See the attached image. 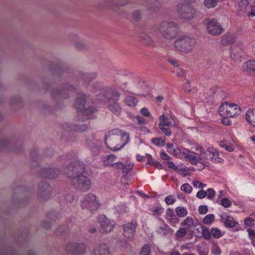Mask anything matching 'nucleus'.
I'll list each match as a JSON object with an SVG mask.
<instances>
[{
    "mask_svg": "<svg viewBox=\"0 0 255 255\" xmlns=\"http://www.w3.org/2000/svg\"><path fill=\"white\" fill-rule=\"evenodd\" d=\"M88 128V127L87 125H75L74 127V130L76 131H84L87 130Z\"/></svg>",
    "mask_w": 255,
    "mask_h": 255,
    "instance_id": "44",
    "label": "nucleus"
},
{
    "mask_svg": "<svg viewBox=\"0 0 255 255\" xmlns=\"http://www.w3.org/2000/svg\"><path fill=\"white\" fill-rule=\"evenodd\" d=\"M170 230V228L165 224H163L162 226L160 227L157 230L158 233L160 234H163V235H166L168 231Z\"/></svg>",
    "mask_w": 255,
    "mask_h": 255,
    "instance_id": "42",
    "label": "nucleus"
},
{
    "mask_svg": "<svg viewBox=\"0 0 255 255\" xmlns=\"http://www.w3.org/2000/svg\"><path fill=\"white\" fill-rule=\"evenodd\" d=\"M81 77L86 83H89L96 77L95 73H84L81 74Z\"/></svg>",
    "mask_w": 255,
    "mask_h": 255,
    "instance_id": "30",
    "label": "nucleus"
},
{
    "mask_svg": "<svg viewBox=\"0 0 255 255\" xmlns=\"http://www.w3.org/2000/svg\"><path fill=\"white\" fill-rule=\"evenodd\" d=\"M145 44L148 45H151L153 43V39L149 36H146L143 39Z\"/></svg>",
    "mask_w": 255,
    "mask_h": 255,
    "instance_id": "62",
    "label": "nucleus"
},
{
    "mask_svg": "<svg viewBox=\"0 0 255 255\" xmlns=\"http://www.w3.org/2000/svg\"><path fill=\"white\" fill-rule=\"evenodd\" d=\"M75 189L81 192L88 191L91 187V182L89 178L84 175L79 176L71 180Z\"/></svg>",
    "mask_w": 255,
    "mask_h": 255,
    "instance_id": "8",
    "label": "nucleus"
},
{
    "mask_svg": "<svg viewBox=\"0 0 255 255\" xmlns=\"http://www.w3.org/2000/svg\"><path fill=\"white\" fill-rule=\"evenodd\" d=\"M96 111V109L94 106H90L88 108H83V110H81L79 112H81L83 115H90Z\"/></svg>",
    "mask_w": 255,
    "mask_h": 255,
    "instance_id": "36",
    "label": "nucleus"
},
{
    "mask_svg": "<svg viewBox=\"0 0 255 255\" xmlns=\"http://www.w3.org/2000/svg\"><path fill=\"white\" fill-rule=\"evenodd\" d=\"M175 211L177 215L180 217H184L188 213L187 209L182 207H177L175 209Z\"/></svg>",
    "mask_w": 255,
    "mask_h": 255,
    "instance_id": "33",
    "label": "nucleus"
},
{
    "mask_svg": "<svg viewBox=\"0 0 255 255\" xmlns=\"http://www.w3.org/2000/svg\"><path fill=\"white\" fill-rule=\"evenodd\" d=\"M166 164L167 165L168 167L170 168L173 169L174 170H177L178 169V168L177 166H176L174 163L172 161H168L166 162Z\"/></svg>",
    "mask_w": 255,
    "mask_h": 255,
    "instance_id": "64",
    "label": "nucleus"
},
{
    "mask_svg": "<svg viewBox=\"0 0 255 255\" xmlns=\"http://www.w3.org/2000/svg\"><path fill=\"white\" fill-rule=\"evenodd\" d=\"M244 70L250 75H255V61L249 60L244 63L243 65Z\"/></svg>",
    "mask_w": 255,
    "mask_h": 255,
    "instance_id": "24",
    "label": "nucleus"
},
{
    "mask_svg": "<svg viewBox=\"0 0 255 255\" xmlns=\"http://www.w3.org/2000/svg\"><path fill=\"white\" fill-rule=\"evenodd\" d=\"M177 11L181 17L186 20H190L194 17L195 9L188 3H181L177 5Z\"/></svg>",
    "mask_w": 255,
    "mask_h": 255,
    "instance_id": "7",
    "label": "nucleus"
},
{
    "mask_svg": "<svg viewBox=\"0 0 255 255\" xmlns=\"http://www.w3.org/2000/svg\"><path fill=\"white\" fill-rule=\"evenodd\" d=\"M211 236L216 239H218L222 236L221 230L217 228H213L211 230Z\"/></svg>",
    "mask_w": 255,
    "mask_h": 255,
    "instance_id": "39",
    "label": "nucleus"
},
{
    "mask_svg": "<svg viewBox=\"0 0 255 255\" xmlns=\"http://www.w3.org/2000/svg\"><path fill=\"white\" fill-rule=\"evenodd\" d=\"M51 196V188L46 182H41L39 184L37 196L40 201L43 202L48 200Z\"/></svg>",
    "mask_w": 255,
    "mask_h": 255,
    "instance_id": "10",
    "label": "nucleus"
},
{
    "mask_svg": "<svg viewBox=\"0 0 255 255\" xmlns=\"http://www.w3.org/2000/svg\"><path fill=\"white\" fill-rule=\"evenodd\" d=\"M202 157L207 162L211 161L214 163H221L224 160L223 153H219L216 149L209 148L206 151L202 152Z\"/></svg>",
    "mask_w": 255,
    "mask_h": 255,
    "instance_id": "9",
    "label": "nucleus"
},
{
    "mask_svg": "<svg viewBox=\"0 0 255 255\" xmlns=\"http://www.w3.org/2000/svg\"><path fill=\"white\" fill-rule=\"evenodd\" d=\"M220 145L221 147L225 148L227 151L230 152L233 151L234 149V147L233 145L227 141H221L220 143Z\"/></svg>",
    "mask_w": 255,
    "mask_h": 255,
    "instance_id": "32",
    "label": "nucleus"
},
{
    "mask_svg": "<svg viewBox=\"0 0 255 255\" xmlns=\"http://www.w3.org/2000/svg\"><path fill=\"white\" fill-rule=\"evenodd\" d=\"M108 109L114 115L119 116L121 113V107L118 102L109 100L108 104Z\"/></svg>",
    "mask_w": 255,
    "mask_h": 255,
    "instance_id": "21",
    "label": "nucleus"
},
{
    "mask_svg": "<svg viewBox=\"0 0 255 255\" xmlns=\"http://www.w3.org/2000/svg\"><path fill=\"white\" fill-rule=\"evenodd\" d=\"M86 144L94 155H98L101 151L102 142L96 139L93 134L87 138Z\"/></svg>",
    "mask_w": 255,
    "mask_h": 255,
    "instance_id": "12",
    "label": "nucleus"
},
{
    "mask_svg": "<svg viewBox=\"0 0 255 255\" xmlns=\"http://www.w3.org/2000/svg\"><path fill=\"white\" fill-rule=\"evenodd\" d=\"M162 213L163 208L160 207H157L155 209H154L152 211L153 215L158 219H160L159 217Z\"/></svg>",
    "mask_w": 255,
    "mask_h": 255,
    "instance_id": "48",
    "label": "nucleus"
},
{
    "mask_svg": "<svg viewBox=\"0 0 255 255\" xmlns=\"http://www.w3.org/2000/svg\"><path fill=\"white\" fill-rule=\"evenodd\" d=\"M212 252L215 255H219L221 253V250L218 245L214 244L212 247Z\"/></svg>",
    "mask_w": 255,
    "mask_h": 255,
    "instance_id": "53",
    "label": "nucleus"
},
{
    "mask_svg": "<svg viewBox=\"0 0 255 255\" xmlns=\"http://www.w3.org/2000/svg\"><path fill=\"white\" fill-rule=\"evenodd\" d=\"M75 88L73 86L67 87L62 91L59 88H54L51 91V96L55 100L66 98L67 97L66 91H72Z\"/></svg>",
    "mask_w": 255,
    "mask_h": 255,
    "instance_id": "15",
    "label": "nucleus"
},
{
    "mask_svg": "<svg viewBox=\"0 0 255 255\" xmlns=\"http://www.w3.org/2000/svg\"><path fill=\"white\" fill-rule=\"evenodd\" d=\"M109 248L106 244L97 247L94 252L93 255H109Z\"/></svg>",
    "mask_w": 255,
    "mask_h": 255,
    "instance_id": "26",
    "label": "nucleus"
},
{
    "mask_svg": "<svg viewBox=\"0 0 255 255\" xmlns=\"http://www.w3.org/2000/svg\"><path fill=\"white\" fill-rule=\"evenodd\" d=\"M117 157L114 154L107 155L104 161V165L106 166H113L119 168H124L125 166L121 162H116Z\"/></svg>",
    "mask_w": 255,
    "mask_h": 255,
    "instance_id": "17",
    "label": "nucleus"
},
{
    "mask_svg": "<svg viewBox=\"0 0 255 255\" xmlns=\"http://www.w3.org/2000/svg\"><path fill=\"white\" fill-rule=\"evenodd\" d=\"M120 94L116 90H114L111 94V95L108 98V101L109 102V100L111 101H115L118 102L120 99Z\"/></svg>",
    "mask_w": 255,
    "mask_h": 255,
    "instance_id": "35",
    "label": "nucleus"
},
{
    "mask_svg": "<svg viewBox=\"0 0 255 255\" xmlns=\"http://www.w3.org/2000/svg\"><path fill=\"white\" fill-rule=\"evenodd\" d=\"M220 204L225 208H228L231 205V202L227 198H224L221 200Z\"/></svg>",
    "mask_w": 255,
    "mask_h": 255,
    "instance_id": "51",
    "label": "nucleus"
},
{
    "mask_svg": "<svg viewBox=\"0 0 255 255\" xmlns=\"http://www.w3.org/2000/svg\"><path fill=\"white\" fill-rule=\"evenodd\" d=\"M87 98L88 97L83 93L78 95L75 99L74 107L78 112L83 110V108H85Z\"/></svg>",
    "mask_w": 255,
    "mask_h": 255,
    "instance_id": "18",
    "label": "nucleus"
},
{
    "mask_svg": "<svg viewBox=\"0 0 255 255\" xmlns=\"http://www.w3.org/2000/svg\"><path fill=\"white\" fill-rule=\"evenodd\" d=\"M198 212L200 214L204 215L208 212V208L207 206L201 205L199 207Z\"/></svg>",
    "mask_w": 255,
    "mask_h": 255,
    "instance_id": "59",
    "label": "nucleus"
},
{
    "mask_svg": "<svg viewBox=\"0 0 255 255\" xmlns=\"http://www.w3.org/2000/svg\"><path fill=\"white\" fill-rule=\"evenodd\" d=\"M80 203L82 209L89 211L91 213H94L97 211L101 205L97 196L93 193L85 195Z\"/></svg>",
    "mask_w": 255,
    "mask_h": 255,
    "instance_id": "4",
    "label": "nucleus"
},
{
    "mask_svg": "<svg viewBox=\"0 0 255 255\" xmlns=\"http://www.w3.org/2000/svg\"><path fill=\"white\" fill-rule=\"evenodd\" d=\"M85 168L83 164L78 162H74L69 165L65 170V173L67 174V177L73 179L79 176L82 175V174L84 172Z\"/></svg>",
    "mask_w": 255,
    "mask_h": 255,
    "instance_id": "6",
    "label": "nucleus"
},
{
    "mask_svg": "<svg viewBox=\"0 0 255 255\" xmlns=\"http://www.w3.org/2000/svg\"><path fill=\"white\" fill-rule=\"evenodd\" d=\"M187 233V230L184 228H180L178 230H177L175 233V237L177 240H179V239L184 237Z\"/></svg>",
    "mask_w": 255,
    "mask_h": 255,
    "instance_id": "37",
    "label": "nucleus"
},
{
    "mask_svg": "<svg viewBox=\"0 0 255 255\" xmlns=\"http://www.w3.org/2000/svg\"><path fill=\"white\" fill-rule=\"evenodd\" d=\"M75 46L77 50L81 51L87 49L88 46L83 41H78L75 43Z\"/></svg>",
    "mask_w": 255,
    "mask_h": 255,
    "instance_id": "34",
    "label": "nucleus"
},
{
    "mask_svg": "<svg viewBox=\"0 0 255 255\" xmlns=\"http://www.w3.org/2000/svg\"><path fill=\"white\" fill-rule=\"evenodd\" d=\"M207 196L208 199H212L215 195V191L212 188H209L206 191Z\"/></svg>",
    "mask_w": 255,
    "mask_h": 255,
    "instance_id": "57",
    "label": "nucleus"
},
{
    "mask_svg": "<svg viewBox=\"0 0 255 255\" xmlns=\"http://www.w3.org/2000/svg\"><path fill=\"white\" fill-rule=\"evenodd\" d=\"M129 134L116 129L110 131L105 136V141L107 147L113 151L122 148L128 141Z\"/></svg>",
    "mask_w": 255,
    "mask_h": 255,
    "instance_id": "1",
    "label": "nucleus"
},
{
    "mask_svg": "<svg viewBox=\"0 0 255 255\" xmlns=\"http://www.w3.org/2000/svg\"><path fill=\"white\" fill-rule=\"evenodd\" d=\"M215 219V216L213 214H209L206 216L203 219L204 224L209 225L211 224Z\"/></svg>",
    "mask_w": 255,
    "mask_h": 255,
    "instance_id": "41",
    "label": "nucleus"
},
{
    "mask_svg": "<svg viewBox=\"0 0 255 255\" xmlns=\"http://www.w3.org/2000/svg\"><path fill=\"white\" fill-rule=\"evenodd\" d=\"M204 22L207 26V30L209 33L213 35L221 34L223 28L216 19H206Z\"/></svg>",
    "mask_w": 255,
    "mask_h": 255,
    "instance_id": "11",
    "label": "nucleus"
},
{
    "mask_svg": "<svg viewBox=\"0 0 255 255\" xmlns=\"http://www.w3.org/2000/svg\"><path fill=\"white\" fill-rule=\"evenodd\" d=\"M150 247L149 246L145 245L141 248L140 255H150Z\"/></svg>",
    "mask_w": 255,
    "mask_h": 255,
    "instance_id": "45",
    "label": "nucleus"
},
{
    "mask_svg": "<svg viewBox=\"0 0 255 255\" xmlns=\"http://www.w3.org/2000/svg\"><path fill=\"white\" fill-rule=\"evenodd\" d=\"M59 174V171L55 168H46L41 170V176L43 177L53 178Z\"/></svg>",
    "mask_w": 255,
    "mask_h": 255,
    "instance_id": "20",
    "label": "nucleus"
},
{
    "mask_svg": "<svg viewBox=\"0 0 255 255\" xmlns=\"http://www.w3.org/2000/svg\"><path fill=\"white\" fill-rule=\"evenodd\" d=\"M159 128L162 131L166 136H170L171 134V131L169 128H166L165 126L158 125Z\"/></svg>",
    "mask_w": 255,
    "mask_h": 255,
    "instance_id": "49",
    "label": "nucleus"
},
{
    "mask_svg": "<svg viewBox=\"0 0 255 255\" xmlns=\"http://www.w3.org/2000/svg\"><path fill=\"white\" fill-rule=\"evenodd\" d=\"M180 189L181 191L187 194H190L192 191V187L188 183L183 184L181 186Z\"/></svg>",
    "mask_w": 255,
    "mask_h": 255,
    "instance_id": "40",
    "label": "nucleus"
},
{
    "mask_svg": "<svg viewBox=\"0 0 255 255\" xmlns=\"http://www.w3.org/2000/svg\"><path fill=\"white\" fill-rule=\"evenodd\" d=\"M166 147L168 152L173 155L177 156L179 154V153H182V151H180L178 148L177 147L174 148L173 144L167 143Z\"/></svg>",
    "mask_w": 255,
    "mask_h": 255,
    "instance_id": "31",
    "label": "nucleus"
},
{
    "mask_svg": "<svg viewBox=\"0 0 255 255\" xmlns=\"http://www.w3.org/2000/svg\"><path fill=\"white\" fill-rule=\"evenodd\" d=\"M206 196L207 193L203 190L199 191L196 194V197L200 199L204 198Z\"/></svg>",
    "mask_w": 255,
    "mask_h": 255,
    "instance_id": "60",
    "label": "nucleus"
},
{
    "mask_svg": "<svg viewBox=\"0 0 255 255\" xmlns=\"http://www.w3.org/2000/svg\"><path fill=\"white\" fill-rule=\"evenodd\" d=\"M198 224V221L191 217H187L183 221L181 225L187 230H189L193 227H195Z\"/></svg>",
    "mask_w": 255,
    "mask_h": 255,
    "instance_id": "23",
    "label": "nucleus"
},
{
    "mask_svg": "<svg viewBox=\"0 0 255 255\" xmlns=\"http://www.w3.org/2000/svg\"><path fill=\"white\" fill-rule=\"evenodd\" d=\"M157 32L162 37L167 40L175 38L179 33V26L173 21H165L157 25Z\"/></svg>",
    "mask_w": 255,
    "mask_h": 255,
    "instance_id": "2",
    "label": "nucleus"
},
{
    "mask_svg": "<svg viewBox=\"0 0 255 255\" xmlns=\"http://www.w3.org/2000/svg\"><path fill=\"white\" fill-rule=\"evenodd\" d=\"M137 226L136 221H132L124 225V235L127 238L133 237Z\"/></svg>",
    "mask_w": 255,
    "mask_h": 255,
    "instance_id": "16",
    "label": "nucleus"
},
{
    "mask_svg": "<svg viewBox=\"0 0 255 255\" xmlns=\"http://www.w3.org/2000/svg\"><path fill=\"white\" fill-rule=\"evenodd\" d=\"M174 44L177 50L188 53L192 51L196 45V41L193 38L184 35L177 39Z\"/></svg>",
    "mask_w": 255,
    "mask_h": 255,
    "instance_id": "3",
    "label": "nucleus"
},
{
    "mask_svg": "<svg viewBox=\"0 0 255 255\" xmlns=\"http://www.w3.org/2000/svg\"><path fill=\"white\" fill-rule=\"evenodd\" d=\"M151 142L157 146H163L165 144V141L161 138H154L152 139Z\"/></svg>",
    "mask_w": 255,
    "mask_h": 255,
    "instance_id": "46",
    "label": "nucleus"
},
{
    "mask_svg": "<svg viewBox=\"0 0 255 255\" xmlns=\"http://www.w3.org/2000/svg\"><path fill=\"white\" fill-rule=\"evenodd\" d=\"M250 239L253 240L255 239V232L251 228H249L247 230Z\"/></svg>",
    "mask_w": 255,
    "mask_h": 255,
    "instance_id": "61",
    "label": "nucleus"
},
{
    "mask_svg": "<svg viewBox=\"0 0 255 255\" xmlns=\"http://www.w3.org/2000/svg\"><path fill=\"white\" fill-rule=\"evenodd\" d=\"M132 17L136 21H139L141 19V12L138 10H135L132 13Z\"/></svg>",
    "mask_w": 255,
    "mask_h": 255,
    "instance_id": "50",
    "label": "nucleus"
},
{
    "mask_svg": "<svg viewBox=\"0 0 255 255\" xmlns=\"http://www.w3.org/2000/svg\"><path fill=\"white\" fill-rule=\"evenodd\" d=\"M137 100L132 96H127L124 100L125 104L130 107L135 106L137 103Z\"/></svg>",
    "mask_w": 255,
    "mask_h": 255,
    "instance_id": "29",
    "label": "nucleus"
},
{
    "mask_svg": "<svg viewBox=\"0 0 255 255\" xmlns=\"http://www.w3.org/2000/svg\"><path fill=\"white\" fill-rule=\"evenodd\" d=\"M176 201L173 195L168 196L165 198V202L167 205H172L174 204Z\"/></svg>",
    "mask_w": 255,
    "mask_h": 255,
    "instance_id": "52",
    "label": "nucleus"
},
{
    "mask_svg": "<svg viewBox=\"0 0 255 255\" xmlns=\"http://www.w3.org/2000/svg\"><path fill=\"white\" fill-rule=\"evenodd\" d=\"M9 143V141L7 138L2 139L0 141V146L4 147L8 145Z\"/></svg>",
    "mask_w": 255,
    "mask_h": 255,
    "instance_id": "63",
    "label": "nucleus"
},
{
    "mask_svg": "<svg viewBox=\"0 0 255 255\" xmlns=\"http://www.w3.org/2000/svg\"><path fill=\"white\" fill-rule=\"evenodd\" d=\"M67 249L72 250L76 255H81L86 250V246L83 244H71L67 246Z\"/></svg>",
    "mask_w": 255,
    "mask_h": 255,
    "instance_id": "19",
    "label": "nucleus"
},
{
    "mask_svg": "<svg viewBox=\"0 0 255 255\" xmlns=\"http://www.w3.org/2000/svg\"><path fill=\"white\" fill-rule=\"evenodd\" d=\"M159 119L160 123L158 125H161L166 127H170L172 125L171 122L170 121V118L168 116L163 115L160 116Z\"/></svg>",
    "mask_w": 255,
    "mask_h": 255,
    "instance_id": "28",
    "label": "nucleus"
},
{
    "mask_svg": "<svg viewBox=\"0 0 255 255\" xmlns=\"http://www.w3.org/2000/svg\"><path fill=\"white\" fill-rule=\"evenodd\" d=\"M211 230L208 228H206L202 231V236L206 240H209L211 238Z\"/></svg>",
    "mask_w": 255,
    "mask_h": 255,
    "instance_id": "47",
    "label": "nucleus"
},
{
    "mask_svg": "<svg viewBox=\"0 0 255 255\" xmlns=\"http://www.w3.org/2000/svg\"><path fill=\"white\" fill-rule=\"evenodd\" d=\"M246 119L252 126L255 127V110H248L246 114Z\"/></svg>",
    "mask_w": 255,
    "mask_h": 255,
    "instance_id": "27",
    "label": "nucleus"
},
{
    "mask_svg": "<svg viewBox=\"0 0 255 255\" xmlns=\"http://www.w3.org/2000/svg\"><path fill=\"white\" fill-rule=\"evenodd\" d=\"M194 186L196 188H198L200 189H203L204 187H206V185L202 183V182L197 181V180H194L192 182Z\"/></svg>",
    "mask_w": 255,
    "mask_h": 255,
    "instance_id": "58",
    "label": "nucleus"
},
{
    "mask_svg": "<svg viewBox=\"0 0 255 255\" xmlns=\"http://www.w3.org/2000/svg\"><path fill=\"white\" fill-rule=\"evenodd\" d=\"M231 57L234 60L238 59L239 58L241 57L243 52L242 48L238 46H233L230 48Z\"/></svg>",
    "mask_w": 255,
    "mask_h": 255,
    "instance_id": "25",
    "label": "nucleus"
},
{
    "mask_svg": "<svg viewBox=\"0 0 255 255\" xmlns=\"http://www.w3.org/2000/svg\"><path fill=\"white\" fill-rule=\"evenodd\" d=\"M166 219L171 221L173 217H175L173 210L170 208L168 209L166 211Z\"/></svg>",
    "mask_w": 255,
    "mask_h": 255,
    "instance_id": "54",
    "label": "nucleus"
},
{
    "mask_svg": "<svg viewBox=\"0 0 255 255\" xmlns=\"http://www.w3.org/2000/svg\"><path fill=\"white\" fill-rule=\"evenodd\" d=\"M249 5L248 0H241L238 3V6L240 8V10L243 12H246V8Z\"/></svg>",
    "mask_w": 255,
    "mask_h": 255,
    "instance_id": "38",
    "label": "nucleus"
},
{
    "mask_svg": "<svg viewBox=\"0 0 255 255\" xmlns=\"http://www.w3.org/2000/svg\"><path fill=\"white\" fill-rule=\"evenodd\" d=\"M241 112V108L237 104L225 102L220 107L219 112L223 117H233L239 114Z\"/></svg>",
    "mask_w": 255,
    "mask_h": 255,
    "instance_id": "5",
    "label": "nucleus"
},
{
    "mask_svg": "<svg viewBox=\"0 0 255 255\" xmlns=\"http://www.w3.org/2000/svg\"><path fill=\"white\" fill-rule=\"evenodd\" d=\"M220 217L221 222L224 223L226 228H233L238 224V222L231 216L221 215Z\"/></svg>",
    "mask_w": 255,
    "mask_h": 255,
    "instance_id": "22",
    "label": "nucleus"
},
{
    "mask_svg": "<svg viewBox=\"0 0 255 255\" xmlns=\"http://www.w3.org/2000/svg\"><path fill=\"white\" fill-rule=\"evenodd\" d=\"M75 125H72L69 123H65L62 125V128L67 131L74 130V127Z\"/></svg>",
    "mask_w": 255,
    "mask_h": 255,
    "instance_id": "56",
    "label": "nucleus"
},
{
    "mask_svg": "<svg viewBox=\"0 0 255 255\" xmlns=\"http://www.w3.org/2000/svg\"><path fill=\"white\" fill-rule=\"evenodd\" d=\"M98 221L100 225V231L102 233H109L115 227L114 222L108 219L105 215L100 216Z\"/></svg>",
    "mask_w": 255,
    "mask_h": 255,
    "instance_id": "13",
    "label": "nucleus"
},
{
    "mask_svg": "<svg viewBox=\"0 0 255 255\" xmlns=\"http://www.w3.org/2000/svg\"><path fill=\"white\" fill-rule=\"evenodd\" d=\"M217 2V0H205L204 4L208 8H211L216 6Z\"/></svg>",
    "mask_w": 255,
    "mask_h": 255,
    "instance_id": "43",
    "label": "nucleus"
},
{
    "mask_svg": "<svg viewBox=\"0 0 255 255\" xmlns=\"http://www.w3.org/2000/svg\"><path fill=\"white\" fill-rule=\"evenodd\" d=\"M254 219L252 218H246L244 220V224L245 225L249 227H253L254 225Z\"/></svg>",
    "mask_w": 255,
    "mask_h": 255,
    "instance_id": "55",
    "label": "nucleus"
},
{
    "mask_svg": "<svg viewBox=\"0 0 255 255\" xmlns=\"http://www.w3.org/2000/svg\"><path fill=\"white\" fill-rule=\"evenodd\" d=\"M200 148L201 152L200 155L187 149H183L182 151V154L192 164L195 165L201 160H204V158L202 157V152H203V151L202 150V149L201 148Z\"/></svg>",
    "mask_w": 255,
    "mask_h": 255,
    "instance_id": "14",
    "label": "nucleus"
}]
</instances>
